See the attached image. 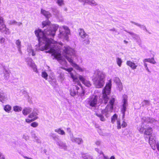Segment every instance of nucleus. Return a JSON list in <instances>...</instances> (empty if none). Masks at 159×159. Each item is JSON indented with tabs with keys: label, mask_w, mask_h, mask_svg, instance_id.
Listing matches in <instances>:
<instances>
[{
	"label": "nucleus",
	"mask_w": 159,
	"mask_h": 159,
	"mask_svg": "<svg viewBox=\"0 0 159 159\" xmlns=\"http://www.w3.org/2000/svg\"><path fill=\"white\" fill-rule=\"evenodd\" d=\"M42 28L48 26L44 32L39 29L35 31V34L39 41V49L43 51L46 50V53H52L60 64L63 66H66L67 62L61 56V51L58 48L57 44L51 38L55 35V33L58 28V25L55 24H50V22L46 20L42 22Z\"/></svg>",
	"instance_id": "nucleus-1"
},
{
	"label": "nucleus",
	"mask_w": 159,
	"mask_h": 159,
	"mask_svg": "<svg viewBox=\"0 0 159 159\" xmlns=\"http://www.w3.org/2000/svg\"><path fill=\"white\" fill-rule=\"evenodd\" d=\"M63 50L64 56L69 62L70 65L79 72H83L86 71L84 67L80 66L73 61V56L75 54V51L69 46L64 47Z\"/></svg>",
	"instance_id": "nucleus-2"
},
{
	"label": "nucleus",
	"mask_w": 159,
	"mask_h": 159,
	"mask_svg": "<svg viewBox=\"0 0 159 159\" xmlns=\"http://www.w3.org/2000/svg\"><path fill=\"white\" fill-rule=\"evenodd\" d=\"M105 78V73L98 69L96 70L92 79L95 87L98 88L102 87L104 84Z\"/></svg>",
	"instance_id": "nucleus-3"
},
{
	"label": "nucleus",
	"mask_w": 159,
	"mask_h": 159,
	"mask_svg": "<svg viewBox=\"0 0 159 159\" xmlns=\"http://www.w3.org/2000/svg\"><path fill=\"white\" fill-rule=\"evenodd\" d=\"M111 86V80H109L108 82L106 84L104 89L102 91L103 101L105 103L107 102L108 100V95H109Z\"/></svg>",
	"instance_id": "nucleus-4"
},
{
	"label": "nucleus",
	"mask_w": 159,
	"mask_h": 159,
	"mask_svg": "<svg viewBox=\"0 0 159 159\" xmlns=\"http://www.w3.org/2000/svg\"><path fill=\"white\" fill-rule=\"evenodd\" d=\"M60 33L58 35L59 38L68 40V35L70 33V29L66 26H61L59 27Z\"/></svg>",
	"instance_id": "nucleus-5"
},
{
	"label": "nucleus",
	"mask_w": 159,
	"mask_h": 159,
	"mask_svg": "<svg viewBox=\"0 0 159 159\" xmlns=\"http://www.w3.org/2000/svg\"><path fill=\"white\" fill-rule=\"evenodd\" d=\"M115 99V98L114 96H112L111 98L109 99V104L107 106L105 109L102 111L103 114L106 115V113L112 111Z\"/></svg>",
	"instance_id": "nucleus-6"
},
{
	"label": "nucleus",
	"mask_w": 159,
	"mask_h": 159,
	"mask_svg": "<svg viewBox=\"0 0 159 159\" xmlns=\"http://www.w3.org/2000/svg\"><path fill=\"white\" fill-rule=\"evenodd\" d=\"M98 97L97 96H93L87 98L85 102L87 105L92 107H95L98 102Z\"/></svg>",
	"instance_id": "nucleus-7"
},
{
	"label": "nucleus",
	"mask_w": 159,
	"mask_h": 159,
	"mask_svg": "<svg viewBox=\"0 0 159 159\" xmlns=\"http://www.w3.org/2000/svg\"><path fill=\"white\" fill-rule=\"evenodd\" d=\"M155 137L154 135H152L149 138V143L150 144L152 148L155 150L156 147L157 150H159V144L158 142H156L155 140Z\"/></svg>",
	"instance_id": "nucleus-8"
},
{
	"label": "nucleus",
	"mask_w": 159,
	"mask_h": 159,
	"mask_svg": "<svg viewBox=\"0 0 159 159\" xmlns=\"http://www.w3.org/2000/svg\"><path fill=\"white\" fill-rule=\"evenodd\" d=\"M79 89L80 88L76 85H73L70 90V94L72 96H74L76 94H78L80 96H83L84 94V91L81 89L82 92L80 93V92L78 91Z\"/></svg>",
	"instance_id": "nucleus-9"
},
{
	"label": "nucleus",
	"mask_w": 159,
	"mask_h": 159,
	"mask_svg": "<svg viewBox=\"0 0 159 159\" xmlns=\"http://www.w3.org/2000/svg\"><path fill=\"white\" fill-rule=\"evenodd\" d=\"M62 68L63 69L70 72L71 77L73 81L75 82V84H77V85L81 86V84L78 79L77 76L76 75H74L71 72V71L73 70L72 68H70L68 69L64 67H62Z\"/></svg>",
	"instance_id": "nucleus-10"
},
{
	"label": "nucleus",
	"mask_w": 159,
	"mask_h": 159,
	"mask_svg": "<svg viewBox=\"0 0 159 159\" xmlns=\"http://www.w3.org/2000/svg\"><path fill=\"white\" fill-rule=\"evenodd\" d=\"M127 96L126 95H124L123 96L122 102L123 103L122 107L121 109V112L122 114V118L123 119L125 115V112L127 106Z\"/></svg>",
	"instance_id": "nucleus-11"
},
{
	"label": "nucleus",
	"mask_w": 159,
	"mask_h": 159,
	"mask_svg": "<svg viewBox=\"0 0 159 159\" xmlns=\"http://www.w3.org/2000/svg\"><path fill=\"white\" fill-rule=\"evenodd\" d=\"M25 61L28 65L33 69L34 71L37 72V70L36 65L31 58H28L25 59Z\"/></svg>",
	"instance_id": "nucleus-12"
},
{
	"label": "nucleus",
	"mask_w": 159,
	"mask_h": 159,
	"mask_svg": "<svg viewBox=\"0 0 159 159\" xmlns=\"http://www.w3.org/2000/svg\"><path fill=\"white\" fill-rule=\"evenodd\" d=\"M70 138L71 141L74 143H76L78 144H80L83 143L82 139L80 138H75L73 136V134H70Z\"/></svg>",
	"instance_id": "nucleus-13"
},
{
	"label": "nucleus",
	"mask_w": 159,
	"mask_h": 159,
	"mask_svg": "<svg viewBox=\"0 0 159 159\" xmlns=\"http://www.w3.org/2000/svg\"><path fill=\"white\" fill-rule=\"evenodd\" d=\"M116 120H117V128L118 129L121 128V123L120 120L117 119V115L116 114H115L111 118V122L112 123H114Z\"/></svg>",
	"instance_id": "nucleus-14"
},
{
	"label": "nucleus",
	"mask_w": 159,
	"mask_h": 159,
	"mask_svg": "<svg viewBox=\"0 0 159 159\" xmlns=\"http://www.w3.org/2000/svg\"><path fill=\"white\" fill-rule=\"evenodd\" d=\"M8 99L7 95L0 90V101L3 103L7 101Z\"/></svg>",
	"instance_id": "nucleus-15"
},
{
	"label": "nucleus",
	"mask_w": 159,
	"mask_h": 159,
	"mask_svg": "<svg viewBox=\"0 0 159 159\" xmlns=\"http://www.w3.org/2000/svg\"><path fill=\"white\" fill-rule=\"evenodd\" d=\"M79 78L80 80L86 86L89 87L91 86L90 82L86 80L84 77L81 75H79Z\"/></svg>",
	"instance_id": "nucleus-16"
},
{
	"label": "nucleus",
	"mask_w": 159,
	"mask_h": 159,
	"mask_svg": "<svg viewBox=\"0 0 159 159\" xmlns=\"http://www.w3.org/2000/svg\"><path fill=\"white\" fill-rule=\"evenodd\" d=\"M56 143L58 146V147L59 148L63 149L64 150H66L67 148V146L66 143L61 140L56 141Z\"/></svg>",
	"instance_id": "nucleus-17"
},
{
	"label": "nucleus",
	"mask_w": 159,
	"mask_h": 159,
	"mask_svg": "<svg viewBox=\"0 0 159 159\" xmlns=\"http://www.w3.org/2000/svg\"><path fill=\"white\" fill-rule=\"evenodd\" d=\"M78 31L79 35L81 40L84 39L87 36L89 37V35L85 32L84 29L80 28L79 30Z\"/></svg>",
	"instance_id": "nucleus-18"
},
{
	"label": "nucleus",
	"mask_w": 159,
	"mask_h": 159,
	"mask_svg": "<svg viewBox=\"0 0 159 159\" xmlns=\"http://www.w3.org/2000/svg\"><path fill=\"white\" fill-rule=\"evenodd\" d=\"M143 121L150 123H153L156 122V120L150 117H143L142 119Z\"/></svg>",
	"instance_id": "nucleus-19"
},
{
	"label": "nucleus",
	"mask_w": 159,
	"mask_h": 159,
	"mask_svg": "<svg viewBox=\"0 0 159 159\" xmlns=\"http://www.w3.org/2000/svg\"><path fill=\"white\" fill-rule=\"evenodd\" d=\"M2 27L1 31L2 32L7 35H9L10 34L11 32L6 27L5 24H2Z\"/></svg>",
	"instance_id": "nucleus-20"
},
{
	"label": "nucleus",
	"mask_w": 159,
	"mask_h": 159,
	"mask_svg": "<svg viewBox=\"0 0 159 159\" xmlns=\"http://www.w3.org/2000/svg\"><path fill=\"white\" fill-rule=\"evenodd\" d=\"M126 64L133 70L136 69L137 67V66L134 62L130 60L127 61L126 62Z\"/></svg>",
	"instance_id": "nucleus-21"
},
{
	"label": "nucleus",
	"mask_w": 159,
	"mask_h": 159,
	"mask_svg": "<svg viewBox=\"0 0 159 159\" xmlns=\"http://www.w3.org/2000/svg\"><path fill=\"white\" fill-rule=\"evenodd\" d=\"M4 75V78L5 80H7L9 78L10 71L8 69H4L3 71Z\"/></svg>",
	"instance_id": "nucleus-22"
},
{
	"label": "nucleus",
	"mask_w": 159,
	"mask_h": 159,
	"mask_svg": "<svg viewBox=\"0 0 159 159\" xmlns=\"http://www.w3.org/2000/svg\"><path fill=\"white\" fill-rule=\"evenodd\" d=\"M32 111V109L29 107H25L22 110L23 114L25 115H27Z\"/></svg>",
	"instance_id": "nucleus-23"
},
{
	"label": "nucleus",
	"mask_w": 159,
	"mask_h": 159,
	"mask_svg": "<svg viewBox=\"0 0 159 159\" xmlns=\"http://www.w3.org/2000/svg\"><path fill=\"white\" fill-rule=\"evenodd\" d=\"M129 34L132 36L134 39L136 40L137 42L140 43L141 42V40L138 35L132 32H129Z\"/></svg>",
	"instance_id": "nucleus-24"
},
{
	"label": "nucleus",
	"mask_w": 159,
	"mask_h": 159,
	"mask_svg": "<svg viewBox=\"0 0 159 159\" xmlns=\"http://www.w3.org/2000/svg\"><path fill=\"white\" fill-rule=\"evenodd\" d=\"M41 13L47 18H49L51 16V14L49 12L43 9H41Z\"/></svg>",
	"instance_id": "nucleus-25"
},
{
	"label": "nucleus",
	"mask_w": 159,
	"mask_h": 159,
	"mask_svg": "<svg viewBox=\"0 0 159 159\" xmlns=\"http://www.w3.org/2000/svg\"><path fill=\"white\" fill-rule=\"evenodd\" d=\"M143 61L144 63L149 62L153 64H155L156 63V62L155 61L154 58H146L144 59Z\"/></svg>",
	"instance_id": "nucleus-26"
},
{
	"label": "nucleus",
	"mask_w": 159,
	"mask_h": 159,
	"mask_svg": "<svg viewBox=\"0 0 159 159\" xmlns=\"http://www.w3.org/2000/svg\"><path fill=\"white\" fill-rule=\"evenodd\" d=\"M152 129L151 127H149L147 128H145V131L144 132V134L149 135L152 134Z\"/></svg>",
	"instance_id": "nucleus-27"
},
{
	"label": "nucleus",
	"mask_w": 159,
	"mask_h": 159,
	"mask_svg": "<svg viewBox=\"0 0 159 159\" xmlns=\"http://www.w3.org/2000/svg\"><path fill=\"white\" fill-rule=\"evenodd\" d=\"M16 44L17 46V47L18 49V50L20 53H22V52L21 50V42L18 39L16 41Z\"/></svg>",
	"instance_id": "nucleus-28"
},
{
	"label": "nucleus",
	"mask_w": 159,
	"mask_h": 159,
	"mask_svg": "<svg viewBox=\"0 0 159 159\" xmlns=\"http://www.w3.org/2000/svg\"><path fill=\"white\" fill-rule=\"evenodd\" d=\"M27 50L29 55H31L33 56L35 55V54L33 50L32 49L31 47L30 46H28L27 49Z\"/></svg>",
	"instance_id": "nucleus-29"
},
{
	"label": "nucleus",
	"mask_w": 159,
	"mask_h": 159,
	"mask_svg": "<svg viewBox=\"0 0 159 159\" xmlns=\"http://www.w3.org/2000/svg\"><path fill=\"white\" fill-rule=\"evenodd\" d=\"M55 131L61 135H65V133L64 131L61 129V128L56 129L55 130Z\"/></svg>",
	"instance_id": "nucleus-30"
},
{
	"label": "nucleus",
	"mask_w": 159,
	"mask_h": 159,
	"mask_svg": "<svg viewBox=\"0 0 159 159\" xmlns=\"http://www.w3.org/2000/svg\"><path fill=\"white\" fill-rule=\"evenodd\" d=\"M12 109L11 107L9 105H7L4 106V110L7 112L9 113Z\"/></svg>",
	"instance_id": "nucleus-31"
},
{
	"label": "nucleus",
	"mask_w": 159,
	"mask_h": 159,
	"mask_svg": "<svg viewBox=\"0 0 159 159\" xmlns=\"http://www.w3.org/2000/svg\"><path fill=\"white\" fill-rule=\"evenodd\" d=\"M37 115L38 114L36 111H33L28 116V117L32 119L38 117L37 116Z\"/></svg>",
	"instance_id": "nucleus-32"
},
{
	"label": "nucleus",
	"mask_w": 159,
	"mask_h": 159,
	"mask_svg": "<svg viewBox=\"0 0 159 159\" xmlns=\"http://www.w3.org/2000/svg\"><path fill=\"white\" fill-rule=\"evenodd\" d=\"M144 123H143L141 125L139 126L138 127V130L141 133H143L145 130V128H144Z\"/></svg>",
	"instance_id": "nucleus-33"
},
{
	"label": "nucleus",
	"mask_w": 159,
	"mask_h": 159,
	"mask_svg": "<svg viewBox=\"0 0 159 159\" xmlns=\"http://www.w3.org/2000/svg\"><path fill=\"white\" fill-rule=\"evenodd\" d=\"M90 38L89 37L87 36L84 39H82V40L84 44L87 45L89 44L90 42Z\"/></svg>",
	"instance_id": "nucleus-34"
},
{
	"label": "nucleus",
	"mask_w": 159,
	"mask_h": 159,
	"mask_svg": "<svg viewBox=\"0 0 159 159\" xmlns=\"http://www.w3.org/2000/svg\"><path fill=\"white\" fill-rule=\"evenodd\" d=\"M131 22L132 23H134L135 25L138 26L141 29H142L143 30H145L147 32L148 31V30H147L145 26L144 25H141L139 24L138 23H135V22H133V21H131Z\"/></svg>",
	"instance_id": "nucleus-35"
},
{
	"label": "nucleus",
	"mask_w": 159,
	"mask_h": 159,
	"mask_svg": "<svg viewBox=\"0 0 159 159\" xmlns=\"http://www.w3.org/2000/svg\"><path fill=\"white\" fill-rule=\"evenodd\" d=\"M87 3H88L92 6H96L97 5V3L93 0H88Z\"/></svg>",
	"instance_id": "nucleus-36"
},
{
	"label": "nucleus",
	"mask_w": 159,
	"mask_h": 159,
	"mask_svg": "<svg viewBox=\"0 0 159 159\" xmlns=\"http://www.w3.org/2000/svg\"><path fill=\"white\" fill-rule=\"evenodd\" d=\"M13 110L15 112H19L21 111L22 108L18 106H16L13 107Z\"/></svg>",
	"instance_id": "nucleus-37"
},
{
	"label": "nucleus",
	"mask_w": 159,
	"mask_h": 159,
	"mask_svg": "<svg viewBox=\"0 0 159 159\" xmlns=\"http://www.w3.org/2000/svg\"><path fill=\"white\" fill-rule=\"evenodd\" d=\"M116 62L117 65L119 67H120L121 66L122 61L121 59L119 57H117L116 59Z\"/></svg>",
	"instance_id": "nucleus-38"
},
{
	"label": "nucleus",
	"mask_w": 159,
	"mask_h": 159,
	"mask_svg": "<svg viewBox=\"0 0 159 159\" xmlns=\"http://www.w3.org/2000/svg\"><path fill=\"white\" fill-rule=\"evenodd\" d=\"M143 106H149L150 104V102L148 100H144L142 102Z\"/></svg>",
	"instance_id": "nucleus-39"
},
{
	"label": "nucleus",
	"mask_w": 159,
	"mask_h": 159,
	"mask_svg": "<svg viewBox=\"0 0 159 159\" xmlns=\"http://www.w3.org/2000/svg\"><path fill=\"white\" fill-rule=\"evenodd\" d=\"M56 2L60 6L64 5V2L63 0H57Z\"/></svg>",
	"instance_id": "nucleus-40"
},
{
	"label": "nucleus",
	"mask_w": 159,
	"mask_h": 159,
	"mask_svg": "<svg viewBox=\"0 0 159 159\" xmlns=\"http://www.w3.org/2000/svg\"><path fill=\"white\" fill-rule=\"evenodd\" d=\"M38 117H36L32 119H25V121L27 123H29L35 120H36Z\"/></svg>",
	"instance_id": "nucleus-41"
},
{
	"label": "nucleus",
	"mask_w": 159,
	"mask_h": 159,
	"mask_svg": "<svg viewBox=\"0 0 159 159\" xmlns=\"http://www.w3.org/2000/svg\"><path fill=\"white\" fill-rule=\"evenodd\" d=\"M42 77L44 78L45 79L47 80L48 78V75L47 73L45 71H43L42 73Z\"/></svg>",
	"instance_id": "nucleus-42"
},
{
	"label": "nucleus",
	"mask_w": 159,
	"mask_h": 159,
	"mask_svg": "<svg viewBox=\"0 0 159 159\" xmlns=\"http://www.w3.org/2000/svg\"><path fill=\"white\" fill-rule=\"evenodd\" d=\"M96 115L98 116L100 118V120L101 121H104L105 120V118L102 115L98 113H96Z\"/></svg>",
	"instance_id": "nucleus-43"
},
{
	"label": "nucleus",
	"mask_w": 159,
	"mask_h": 159,
	"mask_svg": "<svg viewBox=\"0 0 159 159\" xmlns=\"http://www.w3.org/2000/svg\"><path fill=\"white\" fill-rule=\"evenodd\" d=\"M50 136L52 137L53 139L56 141V139H58V136L55 135V134L53 133H51L50 134Z\"/></svg>",
	"instance_id": "nucleus-44"
},
{
	"label": "nucleus",
	"mask_w": 159,
	"mask_h": 159,
	"mask_svg": "<svg viewBox=\"0 0 159 159\" xmlns=\"http://www.w3.org/2000/svg\"><path fill=\"white\" fill-rule=\"evenodd\" d=\"M118 87L120 91H121L123 89V86L122 83L120 82L117 84Z\"/></svg>",
	"instance_id": "nucleus-45"
},
{
	"label": "nucleus",
	"mask_w": 159,
	"mask_h": 159,
	"mask_svg": "<svg viewBox=\"0 0 159 159\" xmlns=\"http://www.w3.org/2000/svg\"><path fill=\"white\" fill-rule=\"evenodd\" d=\"M38 125V124L35 122H34L31 124V126L33 127H36Z\"/></svg>",
	"instance_id": "nucleus-46"
},
{
	"label": "nucleus",
	"mask_w": 159,
	"mask_h": 159,
	"mask_svg": "<svg viewBox=\"0 0 159 159\" xmlns=\"http://www.w3.org/2000/svg\"><path fill=\"white\" fill-rule=\"evenodd\" d=\"M114 80L115 82H116V83L117 84L120 83V80L118 77H115L114 78Z\"/></svg>",
	"instance_id": "nucleus-47"
},
{
	"label": "nucleus",
	"mask_w": 159,
	"mask_h": 159,
	"mask_svg": "<svg viewBox=\"0 0 159 159\" xmlns=\"http://www.w3.org/2000/svg\"><path fill=\"white\" fill-rule=\"evenodd\" d=\"M16 21L13 20L8 21V24L10 25H15L16 23Z\"/></svg>",
	"instance_id": "nucleus-48"
},
{
	"label": "nucleus",
	"mask_w": 159,
	"mask_h": 159,
	"mask_svg": "<svg viewBox=\"0 0 159 159\" xmlns=\"http://www.w3.org/2000/svg\"><path fill=\"white\" fill-rule=\"evenodd\" d=\"M59 77L61 81H63L64 79V75L62 74H60Z\"/></svg>",
	"instance_id": "nucleus-49"
},
{
	"label": "nucleus",
	"mask_w": 159,
	"mask_h": 159,
	"mask_svg": "<svg viewBox=\"0 0 159 159\" xmlns=\"http://www.w3.org/2000/svg\"><path fill=\"white\" fill-rule=\"evenodd\" d=\"M84 159H93L92 157L88 155H87L85 157H84Z\"/></svg>",
	"instance_id": "nucleus-50"
},
{
	"label": "nucleus",
	"mask_w": 159,
	"mask_h": 159,
	"mask_svg": "<svg viewBox=\"0 0 159 159\" xmlns=\"http://www.w3.org/2000/svg\"><path fill=\"white\" fill-rule=\"evenodd\" d=\"M57 81L55 79H52V81H51V84L52 85L54 86V84H56Z\"/></svg>",
	"instance_id": "nucleus-51"
},
{
	"label": "nucleus",
	"mask_w": 159,
	"mask_h": 159,
	"mask_svg": "<svg viewBox=\"0 0 159 159\" xmlns=\"http://www.w3.org/2000/svg\"><path fill=\"white\" fill-rule=\"evenodd\" d=\"M144 65L145 67V68L146 70L149 73H150L151 71H150L149 69H148V67L147 66V64L146 63H144Z\"/></svg>",
	"instance_id": "nucleus-52"
},
{
	"label": "nucleus",
	"mask_w": 159,
	"mask_h": 159,
	"mask_svg": "<svg viewBox=\"0 0 159 159\" xmlns=\"http://www.w3.org/2000/svg\"><path fill=\"white\" fill-rule=\"evenodd\" d=\"M127 123H126L124 120H123V122L121 125V126L122 127L124 128L125 127L127 126Z\"/></svg>",
	"instance_id": "nucleus-53"
},
{
	"label": "nucleus",
	"mask_w": 159,
	"mask_h": 159,
	"mask_svg": "<svg viewBox=\"0 0 159 159\" xmlns=\"http://www.w3.org/2000/svg\"><path fill=\"white\" fill-rule=\"evenodd\" d=\"M2 24H3V19L2 17L0 16V25L2 26Z\"/></svg>",
	"instance_id": "nucleus-54"
},
{
	"label": "nucleus",
	"mask_w": 159,
	"mask_h": 159,
	"mask_svg": "<svg viewBox=\"0 0 159 159\" xmlns=\"http://www.w3.org/2000/svg\"><path fill=\"white\" fill-rule=\"evenodd\" d=\"M23 138L25 140H27L29 139V137L27 135L24 134L23 136Z\"/></svg>",
	"instance_id": "nucleus-55"
},
{
	"label": "nucleus",
	"mask_w": 159,
	"mask_h": 159,
	"mask_svg": "<svg viewBox=\"0 0 159 159\" xmlns=\"http://www.w3.org/2000/svg\"><path fill=\"white\" fill-rule=\"evenodd\" d=\"M101 141L100 140H97L95 142V144L98 146H99L101 144Z\"/></svg>",
	"instance_id": "nucleus-56"
},
{
	"label": "nucleus",
	"mask_w": 159,
	"mask_h": 159,
	"mask_svg": "<svg viewBox=\"0 0 159 159\" xmlns=\"http://www.w3.org/2000/svg\"><path fill=\"white\" fill-rule=\"evenodd\" d=\"M95 149L96 151L98 152L100 154H102L103 155V152L102 151H100L98 149L95 148Z\"/></svg>",
	"instance_id": "nucleus-57"
},
{
	"label": "nucleus",
	"mask_w": 159,
	"mask_h": 159,
	"mask_svg": "<svg viewBox=\"0 0 159 159\" xmlns=\"http://www.w3.org/2000/svg\"><path fill=\"white\" fill-rule=\"evenodd\" d=\"M5 39L3 38H2L0 40V43H4L5 41Z\"/></svg>",
	"instance_id": "nucleus-58"
},
{
	"label": "nucleus",
	"mask_w": 159,
	"mask_h": 159,
	"mask_svg": "<svg viewBox=\"0 0 159 159\" xmlns=\"http://www.w3.org/2000/svg\"><path fill=\"white\" fill-rule=\"evenodd\" d=\"M0 159H5L4 155L0 152Z\"/></svg>",
	"instance_id": "nucleus-59"
},
{
	"label": "nucleus",
	"mask_w": 159,
	"mask_h": 159,
	"mask_svg": "<svg viewBox=\"0 0 159 159\" xmlns=\"http://www.w3.org/2000/svg\"><path fill=\"white\" fill-rule=\"evenodd\" d=\"M22 23H21V22H16V23H15V24L16 25L18 26H20L21 25H22Z\"/></svg>",
	"instance_id": "nucleus-60"
},
{
	"label": "nucleus",
	"mask_w": 159,
	"mask_h": 159,
	"mask_svg": "<svg viewBox=\"0 0 159 159\" xmlns=\"http://www.w3.org/2000/svg\"><path fill=\"white\" fill-rule=\"evenodd\" d=\"M79 2H84V4L87 3L88 0H78Z\"/></svg>",
	"instance_id": "nucleus-61"
},
{
	"label": "nucleus",
	"mask_w": 159,
	"mask_h": 159,
	"mask_svg": "<svg viewBox=\"0 0 159 159\" xmlns=\"http://www.w3.org/2000/svg\"><path fill=\"white\" fill-rule=\"evenodd\" d=\"M34 139L37 142H38L39 143H40V140L38 139V138L37 137H35Z\"/></svg>",
	"instance_id": "nucleus-62"
},
{
	"label": "nucleus",
	"mask_w": 159,
	"mask_h": 159,
	"mask_svg": "<svg viewBox=\"0 0 159 159\" xmlns=\"http://www.w3.org/2000/svg\"><path fill=\"white\" fill-rule=\"evenodd\" d=\"M67 131L70 133V134H72L71 133V130L70 129V128H67Z\"/></svg>",
	"instance_id": "nucleus-63"
},
{
	"label": "nucleus",
	"mask_w": 159,
	"mask_h": 159,
	"mask_svg": "<svg viewBox=\"0 0 159 159\" xmlns=\"http://www.w3.org/2000/svg\"><path fill=\"white\" fill-rule=\"evenodd\" d=\"M24 158H25V159H33L32 158H29L27 157H26V156H25L24 157Z\"/></svg>",
	"instance_id": "nucleus-64"
}]
</instances>
